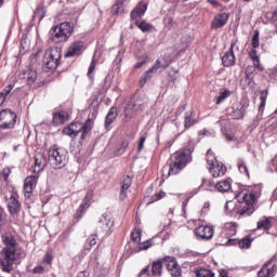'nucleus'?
Masks as SVG:
<instances>
[{
    "label": "nucleus",
    "mask_w": 277,
    "mask_h": 277,
    "mask_svg": "<svg viewBox=\"0 0 277 277\" xmlns=\"http://www.w3.org/2000/svg\"><path fill=\"white\" fill-rule=\"evenodd\" d=\"M189 161H192V149H180L175 151L170 158L169 176L179 174Z\"/></svg>",
    "instance_id": "1"
},
{
    "label": "nucleus",
    "mask_w": 277,
    "mask_h": 277,
    "mask_svg": "<svg viewBox=\"0 0 277 277\" xmlns=\"http://www.w3.org/2000/svg\"><path fill=\"white\" fill-rule=\"evenodd\" d=\"M48 163L53 170H62L68 166V151L64 148L51 147L49 149Z\"/></svg>",
    "instance_id": "2"
},
{
    "label": "nucleus",
    "mask_w": 277,
    "mask_h": 277,
    "mask_svg": "<svg viewBox=\"0 0 277 277\" xmlns=\"http://www.w3.org/2000/svg\"><path fill=\"white\" fill-rule=\"evenodd\" d=\"M75 31V27L70 22H63L57 26L52 27L51 29V40L56 44L60 42H68L70 36Z\"/></svg>",
    "instance_id": "3"
},
{
    "label": "nucleus",
    "mask_w": 277,
    "mask_h": 277,
    "mask_svg": "<svg viewBox=\"0 0 277 277\" xmlns=\"http://www.w3.org/2000/svg\"><path fill=\"white\" fill-rule=\"evenodd\" d=\"M60 60H62V49L54 48L45 51L43 56V68L45 72L55 70L60 66Z\"/></svg>",
    "instance_id": "4"
},
{
    "label": "nucleus",
    "mask_w": 277,
    "mask_h": 277,
    "mask_svg": "<svg viewBox=\"0 0 277 277\" xmlns=\"http://www.w3.org/2000/svg\"><path fill=\"white\" fill-rule=\"evenodd\" d=\"M16 113L10 109H3L0 111V129H14L16 124Z\"/></svg>",
    "instance_id": "5"
},
{
    "label": "nucleus",
    "mask_w": 277,
    "mask_h": 277,
    "mask_svg": "<svg viewBox=\"0 0 277 277\" xmlns=\"http://www.w3.org/2000/svg\"><path fill=\"white\" fill-rule=\"evenodd\" d=\"M4 261L2 262L3 272L10 274L14 269V261H16V249L14 248H3Z\"/></svg>",
    "instance_id": "6"
},
{
    "label": "nucleus",
    "mask_w": 277,
    "mask_h": 277,
    "mask_svg": "<svg viewBox=\"0 0 277 277\" xmlns=\"http://www.w3.org/2000/svg\"><path fill=\"white\" fill-rule=\"evenodd\" d=\"M169 274L172 277H180L181 274H183V271L181 269V266L179 265V262L176 261V258L174 256H164L162 259Z\"/></svg>",
    "instance_id": "7"
},
{
    "label": "nucleus",
    "mask_w": 277,
    "mask_h": 277,
    "mask_svg": "<svg viewBox=\"0 0 277 277\" xmlns=\"http://www.w3.org/2000/svg\"><path fill=\"white\" fill-rule=\"evenodd\" d=\"M194 234L198 239L210 241L215 235V228L209 225H199L195 228Z\"/></svg>",
    "instance_id": "8"
},
{
    "label": "nucleus",
    "mask_w": 277,
    "mask_h": 277,
    "mask_svg": "<svg viewBox=\"0 0 277 277\" xmlns=\"http://www.w3.org/2000/svg\"><path fill=\"white\" fill-rule=\"evenodd\" d=\"M238 40H232L230 48L222 57V64L225 66V68H228L230 66H235V62H237V58L235 57V52H233V49L237 47Z\"/></svg>",
    "instance_id": "9"
},
{
    "label": "nucleus",
    "mask_w": 277,
    "mask_h": 277,
    "mask_svg": "<svg viewBox=\"0 0 277 277\" xmlns=\"http://www.w3.org/2000/svg\"><path fill=\"white\" fill-rule=\"evenodd\" d=\"M39 175H29L25 179L24 182V196L25 198H31V194H34V189L38 185Z\"/></svg>",
    "instance_id": "10"
},
{
    "label": "nucleus",
    "mask_w": 277,
    "mask_h": 277,
    "mask_svg": "<svg viewBox=\"0 0 277 277\" xmlns=\"http://www.w3.org/2000/svg\"><path fill=\"white\" fill-rule=\"evenodd\" d=\"M254 239L252 236H246L241 240L228 238L225 242H220V246H239L241 249H248L252 246Z\"/></svg>",
    "instance_id": "11"
},
{
    "label": "nucleus",
    "mask_w": 277,
    "mask_h": 277,
    "mask_svg": "<svg viewBox=\"0 0 277 277\" xmlns=\"http://www.w3.org/2000/svg\"><path fill=\"white\" fill-rule=\"evenodd\" d=\"M208 170L210 174H212L213 179H220V176H224L226 174V166L222 162H217L216 160H211L210 163H208Z\"/></svg>",
    "instance_id": "12"
},
{
    "label": "nucleus",
    "mask_w": 277,
    "mask_h": 277,
    "mask_svg": "<svg viewBox=\"0 0 277 277\" xmlns=\"http://www.w3.org/2000/svg\"><path fill=\"white\" fill-rule=\"evenodd\" d=\"M140 107H142L140 100H135V98L131 100L123 110L126 119L131 120V118H133V116H135V114L140 111Z\"/></svg>",
    "instance_id": "13"
},
{
    "label": "nucleus",
    "mask_w": 277,
    "mask_h": 277,
    "mask_svg": "<svg viewBox=\"0 0 277 277\" xmlns=\"http://www.w3.org/2000/svg\"><path fill=\"white\" fill-rule=\"evenodd\" d=\"M146 10H148V0H141L137 5L131 11L130 17L132 21H137V18H142L144 14H146Z\"/></svg>",
    "instance_id": "14"
},
{
    "label": "nucleus",
    "mask_w": 277,
    "mask_h": 277,
    "mask_svg": "<svg viewBox=\"0 0 277 277\" xmlns=\"http://www.w3.org/2000/svg\"><path fill=\"white\" fill-rule=\"evenodd\" d=\"M259 198H261V188H254L250 194L245 193L242 195L243 202L247 207H254V205L259 202Z\"/></svg>",
    "instance_id": "15"
},
{
    "label": "nucleus",
    "mask_w": 277,
    "mask_h": 277,
    "mask_svg": "<svg viewBox=\"0 0 277 277\" xmlns=\"http://www.w3.org/2000/svg\"><path fill=\"white\" fill-rule=\"evenodd\" d=\"M21 79H24L27 85L34 87L36 85V80L38 79V71L36 69L28 67L21 75Z\"/></svg>",
    "instance_id": "16"
},
{
    "label": "nucleus",
    "mask_w": 277,
    "mask_h": 277,
    "mask_svg": "<svg viewBox=\"0 0 277 277\" xmlns=\"http://www.w3.org/2000/svg\"><path fill=\"white\" fill-rule=\"evenodd\" d=\"M81 131H83V123L71 122L67 128L63 130V133L71 138H75L77 135H79V133H81Z\"/></svg>",
    "instance_id": "17"
},
{
    "label": "nucleus",
    "mask_w": 277,
    "mask_h": 277,
    "mask_svg": "<svg viewBox=\"0 0 277 277\" xmlns=\"http://www.w3.org/2000/svg\"><path fill=\"white\" fill-rule=\"evenodd\" d=\"M83 49H85L83 41H76L67 49L65 57H77L83 53Z\"/></svg>",
    "instance_id": "18"
},
{
    "label": "nucleus",
    "mask_w": 277,
    "mask_h": 277,
    "mask_svg": "<svg viewBox=\"0 0 277 277\" xmlns=\"http://www.w3.org/2000/svg\"><path fill=\"white\" fill-rule=\"evenodd\" d=\"M259 277H274L276 276V265H272V260H268L262 268L258 272Z\"/></svg>",
    "instance_id": "19"
},
{
    "label": "nucleus",
    "mask_w": 277,
    "mask_h": 277,
    "mask_svg": "<svg viewBox=\"0 0 277 277\" xmlns=\"http://www.w3.org/2000/svg\"><path fill=\"white\" fill-rule=\"evenodd\" d=\"M226 23H228V13H226V12L219 13L213 18V21L211 23V27H212V29H220V28L224 27V25H226Z\"/></svg>",
    "instance_id": "20"
},
{
    "label": "nucleus",
    "mask_w": 277,
    "mask_h": 277,
    "mask_svg": "<svg viewBox=\"0 0 277 277\" xmlns=\"http://www.w3.org/2000/svg\"><path fill=\"white\" fill-rule=\"evenodd\" d=\"M44 168H47V157L44 156V154H37L35 156V167L32 169V172L35 174H38L42 172Z\"/></svg>",
    "instance_id": "21"
},
{
    "label": "nucleus",
    "mask_w": 277,
    "mask_h": 277,
    "mask_svg": "<svg viewBox=\"0 0 277 277\" xmlns=\"http://www.w3.org/2000/svg\"><path fill=\"white\" fill-rule=\"evenodd\" d=\"M221 235L222 237H226L227 240L230 239L229 237H233V235H237V223H225Z\"/></svg>",
    "instance_id": "22"
},
{
    "label": "nucleus",
    "mask_w": 277,
    "mask_h": 277,
    "mask_svg": "<svg viewBox=\"0 0 277 277\" xmlns=\"http://www.w3.org/2000/svg\"><path fill=\"white\" fill-rule=\"evenodd\" d=\"M247 109L248 106L246 104H238L237 106H234L232 111V118H234V120H241L243 116H246Z\"/></svg>",
    "instance_id": "23"
},
{
    "label": "nucleus",
    "mask_w": 277,
    "mask_h": 277,
    "mask_svg": "<svg viewBox=\"0 0 277 277\" xmlns=\"http://www.w3.org/2000/svg\"><path fill=\"white\" fill-rule=\"evenodd\" d=\"M116 118H118V109L116 107H111L105 118V129H109V127L114 124Z\"/></svg>",
    "instance_id": "24"
},
{
    "label": "nucleus",
    "mask_w": 277,
    "mask_h": 277,
    "mask_svg": "<svg viewBox=\"0 0 277 277\" xmlns=\"http://www.w3.org/2000/svg\"><path fill=\"white\" fill-rule=\"evenodd\" d=\"M198 120H196V114L194 111H187L185 113L184 117V127L185 129H192L194 124H197Z\"/></svg>",
    "instance_id": "25"
},
{
    "label": "nucleus",
    "mask_w": 277,
    "mask_h": 277,
    "mask_svg": "<svg viewBox=\"0 0 277 277\" xmlns=\"http://www.w3.org/2000/svg\"><path fill=\"white\" fill-rule=\"evenodd\" d=\"M68 120V113L66 111H60V113H54L53 114V124L56 127L58 124H64V122H67Z\"/></svg>",
    "instance_id": "26"
},
{
    "label": "nucleus",
    "mask_w": 277,
    "mask_h": 277,
    "mask_svg": "<svg viewBox=\"0 0 277 277\" xmlns=\"http://www.w3.org/2000/svg\"><path fill=\"white\" fill-rule=\"evenodd\" d=\"M151 274L153 276H161L163 274V259L151 263Z\"/></svg>",
    "instance_id": "27"
},
{
    "label": "nucleus",
    "mask_w": 277,
    "mask_h": 277,
    "mask_svg": "<svg viewBox=\"0 0 277 277\" xmlns=\"http://www.w3.org/2000/svg\"><path fill=\"white\" fill-rule=\"evenodd\" d=\"M272 228V216H262L258 222V230H269Z\"/></svg>",
    "instance_id": "28"
},
{
    "label": "nucleus",
    "mask_w": 277,
    "mask_h": 277,
    "mask_svg": "<svg viewBox=\"0 0 277 277\" xmlns=\"http://www.w3.org/2000/svg\"><path fill=\"white\" fill-rule=\"evenodd\" d=\"M230 187L232 185L229 180H223L215 184V188L217 189V192H221L222 194L229 192Z\"/></svg>",
    "instance_id": "29"
},
{
    "label": "nucleus",
    "mask_w": 277,
    "mask_h": 277,
    "mask_svg": "<svg viewBox=\"0 0 277 277\" xmlns=\"http://www.w3.org/2000/svg\"><path fill=\"white\" fill-rule=\"evenodd\" d=\"M2 243L6 246L5 248L16 249V239L12 235H2Z\"/></svg>",
    "instance_id": "30"
},
{
    "label": "nucleus",
    "mask_w": 277,
    "mask_h": 277,
    "mask_svg": "<svg viewBox=\"0 0 277 277\" xmlns=\"http://www.w3.org/2000/svg\"><path fill=\"white\" fill-rule=\"evenodd\" d=\"M6 202L8 209H21V201H18L17 195H11Z\"/></svg>",
    "instance_id": "31"
},
{
    "label": "nucleus",
    "mask_w": 277,
    "mask_h": 277,
    "mask_svg": "<svg viewBox=\"0 0 277 277\" xmlns=\"http://www.w3.org/2000/svg\"><path fill=\"white\" fill-rule=\"evenodd\" d=\"M93 197H94V194L92 193V190L87 192V195L80 205V209H90V206L92 205Z\"/></svg>",
    "instance_id": "32"
},
{
    "label": "nucleus",
    "mask_w": 277,
    "mask_h": 277,
    "mask_svg": "<svg viewBox=\"0 0 277 277\" xmlns=\"http://www.w3.org/2000/svg\"><path fill=\"white\" fill-rule=\"evenodd\" d=\"M12 90H14V84H9L0 92V107L5 103V98H8Z\"/></svg>",
    "instance_id": "33"
},
{
    "label": "nucleus",
    "mask_w": 277,
    "mask_h": 277,
    "mask_svg": "<svg viewBox=\"0 0 277 277\" xmlns=\"http://www.w3.org/2000/svg\"><path fill=\"white\" fill-rule=\"evenodd\" d=\"M93 122L91 118H88L85 122L82 124V134L81 140H85V134L92 131Z\"/></svg>",
    "instance_id": "34"
},
{
    "label": "nucleus",
    "mask_w": 277,
    "mask_h": 277,
    "mask_svg": "<svg viewBox=\"0 0 277 277\" xmlns=\"http://www.w3.org/2000/svg\"><path fill=\"white\" fill-rule=\"evenodd\" d=\"M135 25H136V27H138V29H141V31H143V32L151 31V30H153L151 24L147 23V22L144 21V19L135 21Z\"/></svg>",
    "instance_id": "35"
},
{
    "label": "nucleus",
    "mask_w": 277,
    "mask_h": 277,
    "mask_svg": "<svg viewBox=\"0 0 277 277\" xmlns=\"http://www.w3.org/2000/svg\"><path fill=\"white\" fill-rule=\"evenodd\" d=\"M196 277H215V274L211 269L199 268L195 271Z\"/></svg>",
    "instance_id": "36"
},
{
    "label": "nucleus",
    "mask_w": 277,
    "mask_h": 277,
    "mask_svg": "<svg viewBox=\"0 0 277 277\" xmlns=\"http://www.w3.org/2000/svg\"><path fill=\"white\" fill-rule=\"evenodd\" d=\"M96 235H91L85 243H84V250H87V252H90V250H92L93 246H96Z\"/></svg>",
    "instance_id": "37"
},
{
    "label": "nucleus",
    "mask_w": 277,
    "mask_h": 277,
    "mask_svg": "<svg viewBox=\"0 0 277 277\" xmlns=\"http://www.w3.org/2000/svg\"><path fill=\"white\" fill-rule=\"evenodd\" d=\"M232 92L228 91L227 89H222L220 91V95L216 100V105H220L221 103H224V101H226V98H228V96H230Z\"/></svg>",
    "instance_id": "38"
},
{
    "label": "nucleus",
    "mask_w": 277,
    "mask_h": 277,
    "mask_svg": "<svg viewBox=\"0 0 277 277\" xmlns=\"http://www.w3.org/2000/svg\"><path fill=\"white\" fill-rule=\"evenodd\" d=\"M267 94H269L267 89L260 91V109H265V104L267 103Z\"/></svg>",
    "instance_id": "39"
},
{
    "label": "nucleus",
    "mask_w": 277,
    "mask_h": 277,
    "mask_svg": "<svg viewBox=\"0 0 277 277\" xmlns=\"http://www.w3.org/2000/svg\"><path fill=\"white\" fill-rule=\"evenodd\" d=\"M238 170L241 174H245L246 176H250V172L248 171V166L246 164V161L238 160Z\"/></svg>",
    "instance_id": "40"
},
{
    "label": "nucleus",
    "mask_w": 277,
    "mask_h": 277,
    "mask_svg": "<svg viewBox=\"0 0 277 277\" xmlns=\"http://www.w3.org/2000/svg\"><path fill=\"white\" fill-rule=\"evenodd\" d=\"M111 13L114 14V16H118L119 14H124L126 13L124 5L116 3L111 9Z\"/></svg>",
    "instance_id": "41"
},
{
    "label": "nucleus",
    "mask_w": 277,
    "mask_h": 277,
    "mask_svg": "<svg viewBox=\"0 0 277 277\" xmlns=\"http://www.w3.org/2000/svg\"><path fill=\"white\" fill-rule=\"evenodd\" d=\"M131 239L134 241V243H140L142 241V232L140 229L132 232Z\"/></svg>",
    "instance_id": "42"
},
{
    "label": "nucleus",
    "mask_w": 277,
    "mask_h": 277,
    "mask_svg": "<svg viewBox=\"0 0 277 277\" xmlns=\"http://www.w3.org/2000/svg\"><path fill=\"white\" fill-rule=\"evenodd\" d=\"M167 67H168V64H167V63L161 64V61H160V60H157V61L155 62V64L153 65V67L149 68V69H151V71H154V72H157V70H159V68H167Z\"/></svg>",
    "instance_id": "43"
},
{
    "label": "nucleus",
    "mask_w": 277,
    "mask_h": 277,
    "mask_svg": "<svg viewBox=\"0 0 277 277\" xmlns=\"http://www.w3.org/2000/svg\"><path fill=\"white\" fill-rule=\"evenodd\" d=\"M252 49L256 50L260 47V41H259V30H256L253 35L252 38V43H251Z\"/></svg>",
    "instance_id": "44"
},
{
    "label": "nucleus",
    "mask_w": 277,
    "mask_h": 277,
    "mask_svg": "<svg viewBox=\"0 0 277 277\" xmlns=\"http://www.w3.org/2000/svg\"><path fill=\"white\" fill-rule=\"evenodd\" d=\"M95 68H96V61L93 58L89 66V71H88L89 79H94L93 72Z\"/></svg>",
    "instance_id": "45"
},
{
    "label": "nucleus",
    "mask_w": 277,
    "mask_h": 277,
    "mask_svg": "<svg viewBox=\"0 0 277 277\" xmlns=\"http://www.w3.org/2000/svg\"><path fill=\"white\" fill-rule=\"evenodd\" d=\"M133 181L131 180V176L127 175L122 181L121 189H129Z\"/></svg>",
    "instance_id": "46"
},
{
    "label": "nucleus",
    "mask_w": 277,
    "mask_h": 277,
    "mask_svg": "<svg viewBox=\"0 0 277 277\" xmlns=\"http://www.w3.org/2000/svg\"><path fill=\"white\" fill-rule=\"evenodd\" d=\"M110 221H111V217L109 216V214L104 213L100 219V224H103V226H109Z\"/></svg>",
    "instance_id": "47"
},
{
    "label": "nucleus",
    "mask_w": 277,
    "mask_h": 277,
    "mask_svg": "<svg viewBox=\"0 0 277 277\" xmlns=\"http://www.w3.org/2000/svg\"><path fill=\"white\" fill-rule=\"evenodd\" d=\"M161 198H166V192L163 190L155 193V195L151 197L153 202H157L158 200H161Z\"/></svg>",
    "instance_id": "48"
},
{
    "label": "nucleus",
    "mask_w": 277,
    "mask_h": 277,
    "mask_svg": "<svg viewBox=\"0 0 277 277\" xmlns=\"http://www.w3.org/2000/svg\"><path fill=\"white\" fill-rule=\"evenodd\" d=\"M83 215H85V210H77V212L74 214V220H76L75 222H79V220H81Z\"/></svg>",
    "instance_id": "49"
},
{
    "label": "nucleus",
    "mask_w": 277,
    "mask_h": 277,
    "mask_svg": "<svg viewBox=\"0 0 277 277\" xmlns=\"http://www.w3.org/2000/svg\"><path fill=\"white\" fill-rule=\"evenodd\" d=\"M164 27H167V29H172V27H174V18L172 17L164 18Z\"/></svg>",
    "instance_id": "50"
},
{
    "label": "nucleus",
    "mask_w": 277,
    "mask_h": 277,
    "mask_svg": "<svg viewBox=\"0 0 277 277\" xmlns=\"http://www.w3.org/2000/svg\"><path fill=\"white\" fill-rule=\"evenodd\" d=\"M138 277H150V266H146L145 268H143L140 272Z\"/></svg>",
    "instance_id": "51"
},
{
    "label": "nucleus",
    "mask_w": 277,
    "mask_h": 277,
    "mask_svg": "<svg viewBox=\"0 0 277 277\" xmlns=\"http://www.w3.org/2000/svg\"><path fill=\"white\" fill-rule=\"evenodd\" d=\"M153 246V240H147L140 245L138 250H148Z\"/></svg>",
    "instance_id": "52"
},
{
    "label": "nucleus",
    "mask_w": 277,
    "mask_h": 277,
    "mask_svg": "<svg viewBox=\"0 0 277 277\" xmlns=\"http://www.w3.org/2000/svg\"><path fill=\"white\" fill-rule=\"evenodd\" d=\"M146 143V136H141L140 142H138V147H137V153H142L144 150V144Z\"/></svg>",
    "instance_id": "53"
},
{
    "label": "nucleus",
    "mask_w": 277,
    "mask_h": 277,
    "mask_svg": "<svg viewBox=\"0 0 277 277\" xmlns=\"http://www.w3.org/2000/svg\"><path fill=\"white\" fill-rule=\"evenodd\" d=\"M43 263L51 265V263H53V255L51 253H45L43 256Z\"/></svg>",
    "instance_id": "54"
},
{
    "label": "nucleus",
    "mask_w": 277,
    "mask_h": 277,
    "mask_svg": "<svg viewBox=\"0 0 277 277\" xmlns=\"http://www.w3.org/2000/svg\"><path fill=\"white\" fill-rule=\"evenodd\" d=\"M253 66H254V68H258V70H260V72H263V70H265V68L261 66L260 58H258L256 61H253Z\"/></svg>",
    "instance_id": "55"
},
{
    "label": "nucleus",
    "mask_w": 277,
    "mask_h": 277,
    "mask_svg": "<svg viewBox=\"0 0 277 277\" xmlns=\"http://www.w3.org/2000/svg\"><path fill=\"white\" fill-rule=\"evenodd\" d=\"M32 274H44V266H42V265H37V266L32 269Z\"/></svg>",
    "instance_id": "56"
},
{
    "label": "nucleus",
    "mask_w": 277,
    "mask_h": 277,
    "mask_svg": "<svg viewBox=\"0 0 277 277\" xmlns=\"http://www.w3.org/2000/svg\"><path fill=\"white\" fill-rule=\"evenodd\" d=\"M211 160L215 161V156H213V150L209 149L207 153V163H211Z\"/></svg>",
    "instance_id": "57"
},
{
    "label": "nucleus",
    "mask_w": 277,
    "mask_h": 277,
    "mask_svg": "<svg viewBox=\"0 0 277 277\" xmlns=\"http://www.w3.org/2000/svg\"><path fill=\"white\" fill-rule=\"evenodd\" d=\"M249 56L251 57L252 62H255L259 60V54H256V50L252 49L249 53Z\"/></svg>",
    "instance_id": "58"
},
{
    "label": "nucleus",
    "mask_w": 277,
    "mask_h": 277,
    "mask_svg": "<svg viewBox=\"0 0 277 277\" xmlns=\"http://www.w3.org/2000/svg\"><path fill=\"white\" fill-rule=\"evenodd\" d=\"M153 72H155L151 68L144 72L143 77L148 81V79H153Z\"/></svg>",
    "instance_id": "59"
},
{
    "label": "nucleus",
    "mask_w": 277,
    "mask_h": 277,
    "mask_svg": "<svg viewBox=\"0 0 277 277\" xmlns=\"http://www.w3.org/2000/svg\"><path fill=\"white\" fill-rule=\"evenodd\" d=\"M238 215H247L248 217H250V215H252V211H250V210H248V209H246V210H239L238 212Z\"/></svg>",
    "instance_id": "60"
},
{
    "label": "nucleus",
    "mask_w": 277,
    "mask_h": 277,
    "mask_svg": "<svg viewBox=\"0 0 277 277\" xmlns=\"http://www.w3.org/2000/svg\"><path fill=\"white\" fill-rule=\"evenodd\" d=\"M119 198H120V200H126L127 199V189L121 188Z\"/></svg>",
    "instance_id": "61"
},
{
    "label": "nucleus",
    "mask_w": 277,
    "mask_h": 277,
    "mask_svg": "<svg viewBox=\"0 0 277 277\" xmlns=\"http://www.w3.org/2000/svg\"><path fill=\"white\" fill-rule=\"evenodd\" d=\"M77 277H90V273H88L87 271H82L77 275Z\"/></svg>",
    "instance_id": "62"
},
{
    "label": "nucleus",
    "mask_w": 277,
    "mask_h": 277,
    "mask_svg": "<svg viewBox=\"0 0 277 277\" xmlns=\"http://www.w3.org/2000/svg\"><path fill=\"white\" fill-rule=\"evenodd\" d=\"M146 81H148L144 76L141 78L140 80V87L144 88V85H146Z\"/></svg>",
    "instance_id": "63"
},
{
    "label": "nucleus",
    "mask_w": 277,
    "mask_h": 277,
    "mask_svg": "<svg viewBox=\"0 0 277 277\" xmlns=\"http://www.w3.org/2000/svg\"><path fill=\"white\" fill-rule=\"evenodd\" d=\"M144 64H146V61H142V62H140V63H136V64L134 65V68H142V66H144Z\"/></svg>",
    "instance_id": "64"
}]
</instances>
